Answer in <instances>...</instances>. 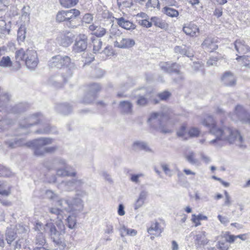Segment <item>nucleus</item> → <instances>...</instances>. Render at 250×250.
<instances>
[{
  "mask_svg": "<svg viewBox=\"0 0 250 250\" xmlns=\"http://www.w3.org/2000/svg\"><path fill=\"white\" fill-rule=\"evenodd\" d=\"M217 218L219 221L224 225H227L229 222V218L225 216L219 214L217 216Z\"/></svg>",
  "mask_w": 250,
  "mask_h": 250,
  "instance_id": "obj_45",
  "label": "nucleus"
},
{
  "mask_svg": "<svg viewBox=\"0 0 250 250\" xmlns=\"http://www.w3.org/2000/svg\"><path fill=\"white\" fill-rule=\"evenodd\" d=\"M247 234H246V233H245V234H239V235H235V240L237 238H240L242 240L245 241L247 238Z\"/></svg>",
  "mask_w": 250,
  "mask_h": 250,
  "instance_id": "obj_56",
  "label": "nucleus"
},
{
  "mask_svg": "<svg viewBox=\"0 0 250 250\" xmlns=\"http://www.w3.org/2000/svg\"><path fill=\"white\" fill-rule=\"evenodd\" d=\"M70 62L71 59L67 56L57 55L52 58V65L59 68L68 66Z\"/></svg>",
  "mask_w": 250,
  "mask_h": 250,
  "instance_id": "obj_8",
  "label": "nucleus"
},
{
  "mask_svg": "<svg viewBox=\"0 0 250 250\" xmlns=\"http://www.w3.org/2000/svg\"><path fill=\"white\" fill-rule=\"evenodd\" d=\"M143 176L142 174H132L131 175L130 179L131 181L135 183H138L139 182V177Z\"/></svg>",
  "mask_w": 250,
  "mask_h": 250,
  "instance_id": "obj_51",
  "label": "nucleus"
},
{
  "mask_svg": "<svg viewBox=\"0 0 250 250\" xmlns=\"http://www.w3.org/2000/svg\"><path fill=\"white\" fill-rule=\"evenodd\" d=\"M194 242L195 245L198 247L208 244L209 240L207 237L206 232L202 231L196 234L194 237Z\"/></svg>",
  "mask_w": 250,
  "mask_h": 250,
  "instance_id": "obj_12",
  "label": "nucleus"
},
{
  "mask_svg": "<svg viewBox=\"0 0 250 250\" xmlns=\"http://www.w3.org/2000/svg\"><path fill=\"white\" fill-rule=\"evenodd\" d=\"M138 1V0H117V4L119 7L130 8Z\"/></svg>",
  "mask_w": 250,
  "mask_h": 250,
  "instance_id": "obj_20",
  "label": "nucleus"
},
{
  "mask_svg": "<svg viewBox=\"0 0 250 250\" xmlns=\"http://www.w3.org/2000/svg\"><path fill=\"white\" fill-rule=\"evenodd\" d=\"M222 237L224 238L227 242L231 244L235 241V236L230 234V232L226 231L222 235Z\"/></svg>",
  "mask_w": 250,
  "mask_h": 250,
  "instance_id": "obj_28",
  "label": "nucleus"
},
{
  "mask_svg": "<svg viewBox=\"0 0 250 250\" xmlns=\"http://www.w3.org/2000/svg\"><path fill=\"white\" fill-rule=\"evenodd\" d=\"M57 149L56 146H52L44 149L43 151L40 150L39 147H37L34 150V154L37 156H42L46 153L54 152Z\"/></svg>",
  "mask_w": 250,
  "mask_h": 250,
  "instance_id": "obj_19",
  "label": "nucleus"
},
{
  "mask_svg": "<svg viewBox=\"0 0 250 250\" xmlns=\"http://www.w3.org/2000/svg\"><path fill=\"white\" fill-rule=\"evenodd\" d=\"M93 20V16L90 14H85L83 19V21L85 23H90Z\"/></svg>",
  "mask_w": 250,
  "mask_h": 250,
  "instance_id": "obj_50",
  "label": "nucleus"
},
{
  "mask_svg": "<svg viewBox=\"0 0 250 250\" xmlns=\"http://www.w3.org/2000/svg\"><path fill=\"white\" fill-rule=\"evenodd\" d=\"M15 60L18 69L21 67V61L24 62L26 67L31 70L37 68L39 62L37 52L29 49L24 50L21 48L17 50L15 52Z\"/></svg>",
  "mask_w": 250,
  "mask_h": 250,
  "instance_id": "obj_2",
  "label": "nucleus"
},
{
  "mask_svg": "<svg viewBox=\"0 0 250 250\" xmlns=\"http://www.w3.org/2000/svg\"><path fill=\"white\" fill-rule=\"evenodd\" d=\"M25 32H24L23 34H21V35H18V41L19 42H23L24 39H25Z\"/></svg>",
  "mask_w": 250,
  "mask_h": 250,
  "instance_id": "obj_61",
  "label": "nucleus"
},
{
  "mask_svg": "<svg viewBox=\"0 0 250 250\" xmlns=\"http://www.w3.org/2000/svg\"><path fill=\"white\" fill-rule=\"evenodd\" d=\"M183 171L187 175H191L194 176L196 174L195 172H193L188 169H184Z\"/></svg>",
  "mask_w": 250,
  "mask_h": 250,
  "instance_id": "obj_58",
  "label": "nucleus"
},
{
  "mask_svg": "<svg viewBox=\"0 0 250 250\" xmlns=\"http://www.w3.org/2000/svg\"><path fill=\"white\" fill-rule=\"evenodd\" d=\"M171 115L169 113L153 112L151 114L148 121L157 119L159 123V128L161 132L169 133L172 131L173 125L171 123L170 119Z\"/></svg>",
  "mask_w": 250,
  "mask_h": 250,
  "instance_id": "obj_3",
  "label": "nucleus"
},
{
  "mask_svg": "<svg viewBox=\"0 0 250 250\" xmlns=\"http://www.w3.org/2000/svg\"><path fill=\"white\" fill-rule=\"evenodd\" d=\"M122 236L126 235L135 236L137 233V231L134 229H128L125 227H123L120 230Z\"/></svg>",
  "mask_w": 250,
  "mask_h": 250,
  "instance_id": "obj_24",
  "label": "nucleus"
},
{
  "mask_svg": "<svg viewBox=\"0 0 250 250\" xmlns=\"http://www.w3.org/2000/svg\"><path fill=\"white\" fill-rule=\"evenodd\" d=\"M229 246L224 242L219 241L218 243V248L220 250H229Z\"/></svg>",
  "mask_w": 250,
  "mask_h": 250,
  "instance_id": "obj_46",
  "label": "nucleus"
},
{
  "mask_svg": "<svg viewBox=\"0 0 250 250\" xmlns=\"http://www.w3.org/2000/svg\"><path fill=\"white\" fill-rule=\"evenodd\" d=\"M236 60L242 66H248L250 65V57L249 56L238 55Z\"/></svg>",
  "mask_w": 250,
  "mask_h": 250,
  "instance_id": "obj_18",
  "label": "nucleus"
},
{
  "mask_svg": "<svg viewBox=\"0 0 250 250\" xmlns=\"http://www.w3.org/2000/svg\"><path fill=\"white\" fill-rule=\"evenodd\" d=\"M172 244V250H178V245L177 242L173 240L171 242Z\"/></svg>",
  "mask_w": 250,
  "mask_h": 250,
  "instance_id": "obj_59",
  "label": "nucleus"
},
{
  "mask_svg": "<svg viewBox=\"0 0 250 250\" xmlns=\"http://www.w3.org/2000/svg\"><path fill=\"white\" fill-rule=\"evenodd\" d=\"M16 234L14 232H8L6 234V240L8 244H11L16 238Z\"/></svg>",
  "mask_w": 250,
  "mask_h": 250,
  "instance_id": "obj_41",
  "label": "nucleus"
},
{
  "mask_svg": "<svg viewBox=\"0 0 250 250\" xmlns=\"http://www.w3.org/2000/svg\"><path fill=\"white\" fill-rule=\"evenodd\" d=\"M186 158L191 164H195L196 162V157L193 152L187 154L186 156Z\"/></svg>",
  "mask_w": 250,
  "mask_h": 250,
  "instance_id": "obj_40",
  "label": "nucleus"
},
{
  "mask_svg": "<svg viewBox=\"0 0 250 250\" xmlns=\"http://www.w3.org/2000/svg\"><path fill=\"white\" fill-rule=\"evenodd\" d=\"M102 15L104 19H109L111 17V14L107 10L104 11Z\"/></svg>",
  "mask_w": 250,
  "mask_h": 250,
  "instance_id": "obj_54",
  "label": "nucleus"
},
{
  "mask_svg": "<svg viewBox=\"0 0 250 250\" xmlns=\"http://www.w3.org/2000/svg\"><path fill=\"white\" fill-rule=\"evenodd\" d=\"M58 174H60L63 176H75V173H70L65 170H59L58 171Z\"/></svg>",
  "mask_w": 250,
  "mask_h": 250,
  "instance_id": "obj_47",
  "label": "nucleus"
},
{
  "mask_svg": "<svg viewBox=\"0 0 250 250\" xmlns=\"http://www.w3.org/2000/svg\"><path fill=\"white\" fill-rule=\"evenodd\" d=\"M181 216H182V218L181 219V222L182 223H185L186 222V220L187 219V218H188L187 215L183 214Z\"/></svg>",
  "mask_w": 250,
  "mask_h": 250,
  "instance_id": "obj_64",
  "label": "nucleus"
},
{
  "mask_svg": "<svg viewBox=\"0 0 250 250\" xmlns=\"http://www.w3.org/2000/svg\"><path fill=\"white\" fill-rule=\"evenodd\" d=\"M222 237L224 238L227 242L231 244L235 241V236L230 234V232L226 231L222 235Z\"/></svg>",
  "mask_w": 250,
  "mask_h": 250,
  "instance_id": "obj_29",
  "label": "nucleus"
},
{
  "mask_svg": "<svg viewBox=\"0 0 250 250\" xmlns=\"http://www.w3.org/2000/svg\"><path fill=\"white\" fill-rule=\"evenodd\" d=\"M189 2L192 5L198 4L199 0H189Z\"/></svg>",
  "mask_w": 250,
  "mask_h": 250,
  "instance_id": "obj_63",
  "label": "nucleus"
},
{
  "mask_svg": "<svg viewBox=\"0 0 250 250\" xmlns=\"http://www.w3.org/2000/svg\"><path fill=\"white\" fill-rule=\"evenodd\" d=\"M87 38L83 34H80L76 40L73 49L76 52H81L86 50L87 46Z\"/></svg>",
  "mask_w": 250,
  "mask_h": 250,
  "instance_id": "obj_6",
  "label": "nucleus"
},
{
  "mask_svg": "<svg viewBox=\"0 0 250 250\" xmlns=\"http://www.w3.org/2000/svg\"><path fill=\"white\" fill-rule=\"evenodd\" d=\"M187 125L186 124L183 125L177 132V135L178 137H183L185 136L187 132Z\"/></svg>",
  "mask_w": 250,
  "mask_h": 250,
  "instance_id": "obj_37",
  "label": "nucleus"
},
{
  "mask_svg": "<svg viewBox=\"0 0 250 250\" xmlns=\"http://www.w3.org/2000/svg\"><path fill=\"white\" fill-rule=\"evenodd\" d=\"M12 64V62L8 56L3 57L0 61V66L1 67H11Z\"/></svg>",
  "mask_w": 250,
  "mask_h": 250,
  "instance_id": "obj_27",
  "label": "nucleus"
},
{
  "mask_svg": "<svg viewBox=\"0 0 250 250\" xmlns=\"http://www.w3.org/2000/svg\"><path fill=\"white\" fill-rule=\"evenodd\" d=\"M104 53L107 56H111L114 55V50L111 46H106L104 50Z\"/></svg>",
  "mask_w": 250,
  "mask_h": 250,
  "instance_id": "obj_43",
  "label": "nucleus"
},
{
  "mask_svg": "<svg viewBox=\"0 0 250 250\" xmlns=\"http://www.w3.org/2000/svg\"><path fill=\"white\" fill-rule=\"evenodd\" d=\"M235 48L238 54L244 55L250 52V47L246 44L243 40L238 39L234 42Z\"/></svg>",
  "mask_w": 250,
  "mask_h": 250,
  "instance_id": "obj_11",
  "label": "nucleus"
},
{
  "mask_svg": "<svg viewBox=\"0 0 250 250\" xmlns=\"http://www.w3.org/2000/svg\"><path fill=\"white\" fill-rule=\"evenodd\" d=\"M80 11L76 9H73L69 10H62L59 11L56 16V20L58 22L64 21L66 23L73 18L74 17H77L80 15Z\"/></svg>",
  "mask_w": 250,
  "mask_h": 250,
  "instance_id": "obj_4",
  "label": "nucleus"
},
{
  "mask_svg": "<svg viewBox=\"0 0 250 250\" xmlns=\"http://www.w3.org/2000/svg\"><path fill=\"white\" fill-rule=\"evenodd\" d=\"M98 28V26H96L94 24L90 25L89 27L90 30H91L92 31H93L96 30H98V29H97Z\"/></svg>",
  "mask_w": 250,
  "mask_h": 250,
  "instance_id": "obj_62",
  "label": "nucleus"
},
{
  "mask_svg": "<svg viewBox=\"0 0 250 250\" xmlns=\"http://www.w3.org/2000/svg\"><path fill=\"white\" fill-rule=\"evenodd\" d=\"M12 187L5 181H0V195L8 196L11 193Z\"/></svg>",
  "mask_w": 250,
  "mask_h": 250,
  "instance_id": "obj_14",
  "label": "nucleus"
},
{
  "mask_svg": "<svg viewBox=\"0 0 250 250\" xmlns=\"http://www.w3.org/2000/svg\"><path fill=\"white\" fill-rule=\"evenodd\" d=\"M150 21L152 22V24H154L155 26L159 27L161 29H166L168 27V24L158 17H152Z\"/></svg>",
  "mask_w": 250,
  "mask_h": 250,
  "instance_id": "obj_17",
  "label": "nucleus"
},
{
  "mask_svg": "<svg viewBox=\"0 0 250 250\" xmlns=\"http://www.w3.org/2000/svg\"><path fill=\"white\" fill-rule=\"evenodd\" d=\"M162 167L163 170L164 171V172L166 173H167V172L170 171V169H169L167 165H166V164L163 165Z\"/></svg>",
  "mask_w": 250,
  "mask_h": 250,
  "instance_id": "obj_60",
  "label": "nucleus"
},
{
  "mask_svg": "<svg viewBox=\"0 0 250 250\" xmlns=\"http://www.w3.org/2000/svg\"><path fill=\"white\" fill-rule=\"evenodd\" d=\"M217 42L218 41L216 39L208 38L204 41L202 46L204 50L212 52L218 48Z\"/></svg>",
  "mask_w": 250,
  "mask_h": 250,
  "instance_id": "obj_10",
  "label": "nucleus"
},
{
  "mask_svg": "<svg viewBox=\"0 0 250 250\" xmlns=\"http://www.w3.org/2000/svg\"><path fill=\"white\" fill-rule=\"evenodd\" d=\"M187 30H190V31H199V28L195 23L190 22L185 24L183 28V31H187Z\"/></svg>",
  "mask_w": 250,
  "mask_h": 250,
  "instance_id": "obj_32",
  "label": "nucleus"
},
{
  "mask_svg": "<svg viewBox=\"0 0 250 250\" xmlns=\"http://www.w3.org/2000/svg\"><path fill=\"white\" fill-rule=\"evenodd\" d=\"M121 111L124 114H130L132 112L133 105L131 102L127 101L121 102L119 104Z\"/></svg>",
  "mask_w": 250,
  "mask_h": 250,
  "instance_id": "obj_16",
  "label": "nucleus"
},
{
  "mask_svg": "<svg viewBox=\"0 0 250 250\" xmlns=\"http://www.w3.org/2000/svg\"><path fill=\"white\" fill-rule=\"evenodd\" d=\"M134 44V41L130 39H123L120 42L117 41L114 42L115 46L121 48H129L133 46Z\"/></svg>",
  "mask_w": 250,
  "mask_h": 250,
  "instance_id": "obj_13",
  "label": "nucleus"
},
{
  "mask_svg": "<svg viewBox=\"0 0 250 250\" xmlns=\"http://www.w3.org/2000/svg\"><path fill=\"white\" fill-rule=\"evenodd\" d=\"M118 213L120 216H123L125 214L124 207L122 204H120L119 206Z\"/></svg>",
  "mask_w": 250,
  "mask_h": 250,
  "instance_id": "obj_52",
  "label": "nucleus"
},
{
  "mask_svg": "<svg viewBox=\"0 0 250 250\" xmlns=\"http://www.w3.org/2000/svg\"><path fill=\"white\" fill-rule=\"evenodd\" d=\"M37 145L40 146H43L52 144L53 140L51 138H42L36 140Z\"/></svg>",
  "mask_w": 250,
  "mask_h": 250,
  "instance_id": "obj_26",
  "label": "nucleus"
},
{
  "mask_svg": "<svg viewBox=\"0 0 250 250\" xmlns=\"http://www.w3.org/2000/svg\"><path fill=\"white\" fill-rule=\"evenodd\" d=\"M162 12L170 17H177L179 15L178 11L170 7L166 6L163 8Z\"/></svg>",
  "mask_w": 250,
  "mask_h": 250,
  "instance_id": "obj_22",
  "label": "nucleus"
},
{
  "mask_svg": "<svg viewBox=\"0 0 250 250\" xmlns=\"http://www.w3.org/2000/svg\"><path fill=\"white\" fill-rule=\"evenodd\" d=\"M139 23L140 25L146 27H149L152 25V22L151 21H148L146 19L139 20Z\"/></svg>",
  "mask_w": 250,
  "mask_h": 250,
  "instance_id": "obj_44",
  "label": "nucleus"
},
{
  "mask_svg": "<svg viewBox=\"0 0 250 250\" xmlns=\"http://www.w3.org/2000/svg\"><path fill=\"white\" fill-rule=\"evenodd\" d=\"M118 24L125 30L135 29V25L131 21L125 20L123 18L116 19Z\"/></svg>",
  "mask_w": 250,
  "mask_h": 250,
  "instance_id": "obj_15",
  "label": "nucleus"
},
{
  "mask_svg": "<svg viewBox=\"0 0 250 250\" xmlns=\"http://www.w3.org/2000/svg\"><path fill=\"white\" fill-rule=\"evenodd\" d=\"M68 226L69 228L72 229L76 225V222L74 217L69 216L67 219Z\"/></svg>",
  "mask_w": 250,
  "mask_h": 250,
  "instance_id": "obj_42",
  "label": "nucleus"
},
{
  "mask_svg": "<svg viewBox=\"0 0 250 250\" xmlns=\"http://www.w3.org/2000/svg\"><path fill=\"white\" fill-rule=\"evenodd\" d=\"M202 124L208 127L209 132L216 137V139L210 141L211 144L222 141L226 144H232L238 139L240 142L243 141L240 131L231 125H227L224 119L217 123L212 116L208 115L203 120Z\"/></svg>",
  "mask_w": 250,
  "mask_h": 250,
  "instance_id": "obj_1",
  "label": "nucleus"
},
{
  "mask_svg": "<svg viewBox=\"0 0 250 250\" xmlns=\"http://www.w3.org/2000/svg\"><path fill=\"white\" fill-rule=\"evenodd\" d=\"M10 174V172L8 168L0 165V176L7 177Z\"/></svg>",
  "mask_w": 250,
  "mask_h": 250,
  "instance_id": "obj_39",
  "label": "nucleus"
},
{
  "mask_svg": "<svg viewBox=\"0 0 250 250\" xmlns=\"http://www.w3.org/2000/svg\"><path fill=\"white\" fill-rule=\"evenodd\" d=\"M105 32H101L99 34L97 32H92L90 34L93 53H99L102 49V42L100 38L103 37Z\"/></svg>",
  "mask_w": 250,
  "mask_h": 250,
  "instance_id": "obj_5",
  "label": "nucleus"
},
{
  "mask_svg": "<svg viewBox=\"0 0 250 250\" xmlns=\"http://www.w3.org/2000/svg\"><path fill=\"white\" fill-rule=\"evenodd\" d=\"M208 218L206 216H205L202 214H199L196 215L195 214H192L191 217V221L194 224L195 227H197L201 225L200 221L201 220H206Z\"/></svg>",
  "mask_w": 250,
  "mask_h": 250,
  "instance_id": "obj_23",
  "label": "nucleus"
},
{
  "mask_svg": "<svg viewBox=\"0 0 250 250\" xmlns=\"http://www.w3.org/2000/svg\"><path fill=\"white\" fill-rule=\"evenodd\" d=\"M225 204L226 205H229L231 203L230 198L228 193L226 191H225Z\"/></svg>",
  "mask_w": 250,
  "mask_h": 250,
  "instance_id": "obj_53",
  "label": "nucleus"
},
{
  "mask_svg": "<svg viewBox=\"0 0 250 250\" xmlns=\"http://www.w3.org/2000/svg\"><path fill=\"white\" fill-rule=\"evenodd\" d=\"M113 231V227L111 225H107L106 226V229L105 230V232L109 234L112 233Z\"/></svg>",
  "mask_w": 250,
  "mask_h": 250,
  "instance_id": "obj_55",
  "label": "nucleus"
},
{
  "mask_svg": "<svg viewBox=\"0 0 250 250\" xmlns=\"http://www.w3.org/2000/svg\"><path fill=\"white\" fill-rule=\"evenodd\" d=\"M163 230L161 223L158 221L152 222L150 226L147 229V232L150 235V238L153 239L155 237L159 236Z\"/></svg>",
  "mask_w": 250,
  "mask_h": 250,
  "instance_id": "obj_9",
  "label": "nucleus"
},
{
  "mask_svg": "<svg viewBox=\"0 0 250 250\" xmlns=\"http://www.w3.org/2000/svg\"><path fill=\"white\" fill-rule=\"evenodd\" d=\"M171 93L168 91H164L158 94V97L161 101H167L171 96Z\"/></svg>",
  "mask_w": 250,
  "mask_h": 250,
  "instance_id": "obj_36",
  "label": "nucleus"
},
{
  "mask_svg": "<svg viewBox=\"0 0 250 250\" xmlns=\"http://www.w3.org/2000/svg\"><path fill=\"white\" fill-rule=\"evenodd\" d=\"M220 79L224 85L226 86L233 87L236 84V78L230 71H226L223 73Z\"/></svg>",
  "mask_w": 250,
  "mask_h": 250,
  "instance_id": "obj_7",
  "label": "nucleus"
},
{
  "mask_svg": "<svg viewBox=\"0 0 250 250\" xmlns=\"http://www.w3.org/2000/svg\"><path fill=\"white\" fill-rule=\"evenodd\" d=\"M78 0H60L61 4L64 7H70L75 6Z\"/></svg>",
  "mask_w": 250,
  "mask_h": 250,
  "instance_id": "obj_31",
  "label": "nucleus"
},
{
  "mask_svg": "<svg viewBox=\"0 0 250 250\" xmlns=\"http://www.w3.org/2000/svg\"><path fill=\"white\" fill-rule=\"evenodd\" d=\"M200 134V130L197 127H191L188 131V134L190 137H197Z\"/></svg>",
  "mask_w": 250,
  "mask_h": 250,
  "instance_id": "obj_33",
  "label": "nucleus"
},
{
  "mask_svg": "<svg viewBox=\"0 0 250 250\" xmlns=\"http://www.w3.org/2000/svg\"><path fill=\"white\" fill-rule=\"evenodd\" d=\"M146 7L147 8H157L160 9V3L158 0H149L146 3Z\"/></svg>",
  "mask_w": 250,
  "mask_h": 250,
  "instance_id": "obj_34",
  "label": "nucleus"
},
{
  "mask_svg": "<svg viewBox=\"0 0 250 250\" xmlns=\"http://www.w3.org/2000/svg\"><path fill=\"white\" fill-rule=\"evenodd\" d=\"M218 61V58L217 57H211L207 61V64L208 66H211L215 65L217 63Z\"/></svg>",
  "mask_w": 250,
  "mask_h": 250,
  "instance_id": "obj_48",
  "label": "nucleus"
},
{
  "mask_svg": "<svg viewBox=\"0 0 250 250\" xmlns=\"http://www.w3.org/2000/svg\"><path fill=\"white\" fill-rule=\"evenodd\" d=\"M176 65H177L176 63L175 62H174V63H172L171 64L170 66L173 67ZM169 67H170V64L168 62H163L162 63V64L161 65V69L163 70H166V71L167 70Z\"/></svg>",
  "mask_w": 250,
  "mask_h": 250,
  "instance_id": "obj_49",
  "label": "nucleus"
},
{
  "mask_svg": "<svg viewBox=\"0 0 250 250\" xmlns=\"http://www.w3.org/2000/svg\"><path fill=\"white\" fill-rule=\"evenodd\" d=\"M50 231L51 235L56 234L58 232L56 227L54 225H51L50 227Z\"/></svg>",
  "mask_w": 250,
  "mask_h": 250,
  "instance_id": "obj_57",
  "label": "nucleus"
},
{
  "mask_svg": "<svg viewBox=\"0 0 250 250\" xmlns=\"http://www.w3.org/2000/svg\"><path fill=\"white\" fill-rule=\"evenodd\" d=\"M76 17H74L73 18L70 19V20L66 22V25L68 27L74 28L79 25L78 20Z\"/></svg>",
  "mask_w": 250,
  "mask_h": 250,
  "instance_id": "obj_35",
  "label": "nucleus"
},
{
  "mask_svg": "<svg viewBox=\"0 0 250 250\" xmlns=\"http://www.w3.org/2000/svg\"><path fill=\"white\" fill-rule=\"evenodd\" d=\"M10 22L7 23L3 18H0V31H10Z\"/></svg>",
  "mask_w": 250,
  "mask_h": 250,
  "instance_id": "obj_30",
  "label": "nucleus"
},
{
  "mask_svg": "<svg viewBox=\"0 0 250 250\" xmlns=\"http://www.w3.org/2000/svg\"><path fill=\"white\" fill-rule=\"evenodd\" d=\"M136 103L140 106H145L148 103V100L144 96H141L139 97Z\"/></svg>",
  "mask_w": 250,
  "mask_h": 250,
  "instance_id": "obj_38",
  "label": "nucleus"
},
{
  "mask_svg": "<svg viewBox=\"0 0 250 250\" xmlns=\"http://www.w3.org/2000/svg\"><path fill=\"white\" fill-rule=\"evenodd\" d=\"M146 196V194L144 192H142L140 194L138 199L134 204L135 209H138L144 205Z\"/></svg>",
  "mask_w": 250,
  "mask_h": 250,
  "instance_id": "obj_25",
  "label": "nucleus"
},
{
  "mask_svg": "<svg viewBox=\"0 0 250 250\" xmlns=\"http://www.w3.org/2000/svg\"><path fill=\"white\" fill-rule=\"evenodd\" d=\"M29 7L23 6L21 9V21L23 23H28L29 21Z\"/></svg>",
  "mask_w": 250,
  "mask_h": 250,
  "instance_id": "obj_21",
  "label": "nucleus"
}]
</instances>
